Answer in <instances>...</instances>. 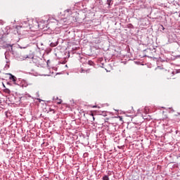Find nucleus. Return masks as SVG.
Listing matches in <instances>:
<instances>
[{
	"mask_svg": "<svg viewBox=\"0 0 180 180\" xmlns=\"http://www.w3.org/2000/svg\"><path fill=\"white\" fill-rule=\"evenodd\" d=\"M21 27H24L25 29H32V27H39V29L41 30L47 29V22L44 20H41L38 22L36 20H28L23 22Z\"/></svg>",
	"mask_w": 180,
	"mask_h": 180,
	"instance_id": "nucleus-1",
	"label": "nucleus"
},
{
	"mask_svg": "<svg viewBox=\"0 0 180 180\" xmlns=\"http://www.w3.org/2000/svg\"><path fill=\"white\" fill-rule=\"evenodd\" d=\"M64 15L65 16H66L67 18H68V16H70V15H72V11H71V9L68 8L67 10H65L64 11Z\"/></svg>",
	"mask_w": 180,
	"mask_h": 180,
	"instance_id": "nucleus-2",
	"label": "nucleus"
},
{
	"mask_svg": "<svg viewBox=\"0 0 180 180\" xmlns=\"http://www.w3.org/2000/svg\"><path fill=\"white\" fill-rule=\"evenodd\" d=\"M7 75H9V79H11V81H13V82H15L16 81V77L13 76L12 74L11 73H7Z\"/></svg>",
	"mask_w": 180,
	"mask_h": 180,
	"instance_id": "nucleus-3",
	"label": "nucleus"
},
{
	"mask_svg": "<svg viewBox=\"0 0 180 180\" xmlns=\"http://www.w3.org/2000/svg\"><path fill=\"white\" fill-rule=\"evenodd\" d=\"M103 180H109V176H104L103 177Z\"/></svg>",
	"mask_w": 180,
	"mask_h": 180,
	"instance_id": "nucleus-4",
	"label": "nucleus"
},
{
	"mask_svg": "<svg viewBox=\"0 0 180 180\" xmlns=\"http://www.w3.org/2000/svg\"><path fill=\"white\" fill-rule=\"evenodd\" d=\"M88 64L89 65H94V62L91 60H89Z\"/></svg>",
	"mask_w": 180,
	"mask_h": 180,
	"instance_id": "nucleus-5",
	"label": "nucleus"
},
{
	"mask_svg": "<svg viewBox=\"0 0 180 180\" xmlns=\"http://www.w3.org/2000/svg\"><path fill=\"white\" fill-rule=\"evenodd\" d=\"M90 115L93 117V122H95V117H94V113H91Z\"/></svg>",
	"mask_w": 180,
	"mask_h": 180,
	"instance_id": "nucleus-6",
	"label": "nucleus"
},
{
	"mask_svg": "<svg viewBox=\"0 0 180 180\" xmlns=\"http://www.w3.org/2000/svg\"><path fill=\"white\" fill-rule=\"evenodd\" d=\"M111 2H112V0H108V1H107V3H108V4L109 6H110Z\"/></svg>",
	"mask_w": 180,
	"mask_h": 180,
	"instance_id": "nucleus-7",
	"label": "nucleus"
},
{
	"mask_svg": "<svg viewBox=\"0 0 180 180\" xmlns=\"http://www.w3.org/2000/svg\"><path fill=\"white\" fill-rule=\"evenodd\" d=\"M63 102V101H61V100H59L58 102H57V103H58V105H61V103Z\"/></svg>",
	"mask_w": 180,
	"mask_h": 180,
	"instance_id": "nucleus-8",
	"label": "nucleus"
},
{
	"mask_svg": "<svg viewBox=\"0 0 180 180\" xmlns=\"http://www.w3.org/2000/svg\"><path fill=\"white\" fill-rule=\"evenodd\" d=\"M89 71H90V70L88 69V70H86V73H89Z\"/></svg>",
	"mask_w": 180,
	"mask_h": 180,
	"instance_id": "nucleus-9",
	"label": "nucleus"
},
{
	"mask_svg": "<svg viewBox=\"0 0 180 180\" xmlns=\"http://www.w3.org/2000/svg\"><path fill=\"white\" fill-rule=\"evenodd\" d=\"M162 27H163V30H164V29H165V28H164V26H162Z\"/></svg>",
	"mask_w": 180,
	"mask_h": 180,
	"instance_id": "nucleus-10",
	"label": "nucleus"
},
{
	"mask_svg": "<svg viewBox=\"0 0 180 180\" xmlns=\"http://www.w3.org/2000/svg\"><path fill=\"white\" fill-rule=\"evenodd\" d=\"M7 91H8V92H11V91H9V89H7Z\"/></svg>",
	"mask_w": 180,
	"mask_h": 180,
	"instance_id": "nucleus-11",
	"label": "nucleus"
}]
</instances>
